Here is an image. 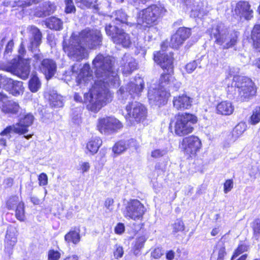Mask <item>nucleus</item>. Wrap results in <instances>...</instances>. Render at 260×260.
Instances as JSON below:
<instances>
[{
    "label": "nucleus",
    "mask_w": 260,
    "mask_h": 260,
    "mask_svg": "<svg viewBox=\"0 0 260 260\" xmlns=\"http://www.w3.org/2000/svg\"><path fill=\"white\" fill-rule=\"evenodd\" d=\"M113 63L111 57L101 54L92 61L96 79L89 93L84 94L85 102H88L87 108L91 111L97 112L111 100V93L108 87L119 85V77L113 68Z\"/></svg>",
    "instance_id": "nucleus-1"
},
{
    "label": "nucleus",
    "mask_w": 260,
    "mask_h": 260,
    "mask_svg": "<svg viewBox=\"0 0 260 260\" xmlns=\"http://www.w3.org/2000/svg\"><path fill=\"white\" fill-rule=\"evenodd\" d=\"M102 37L98 29L86 28L78 35L73 33L68 40L63 42V50L67 55L73 60L81 61L88 57V53L83 46L89 49H95L101 45Z\"/></svg>",
    "instance_id": "nucleus-2"
},
{
    "label": "nucleus",
    "mask_w": 260,
    "mask_h": 260,
    "mask_svg": "<svg viewBox=\"0 0 260 260\" xmlns=\"http://www.w3.org/2000/svg\"><path fill=\"white\" fill-rule=\"evenodd\" d=\"M180 84L172 75L162 74L158 85H153L148 90V98L150 104L158 106L165 104L170 96V89L177 90Z\"/></svg>",
    "instance_id": "nucleus-3"
},
{
    "label": "nucleus",
    "mask_w": 260,
    "mask_h": 260,
    "mask_svg": "<svg viewBox=\"0 0 260 260\" xmlns=\"http://www.w3.org/2000/svg\"><path fill=\"white\" fill-rule=\"evenodd\" d=\"M210 36L214 43L222 49H228L235 46L237 42L238 31L231 29L222 22L214 24L210 30Z\"/></svg>",
    "instance_id": "nucleus-4"
},
{
    "label": "nucleus",
    "mask_w": 260,
    "mask_h": 260,
    "mask_svg": "<svg viewBox=\"0 0 260 260\" xmlns=\"http://www.w3.org/2000/svg\"><path fill=\"white\" fill-rule=\"evenodd\" d=\"M232 86L237 89L235 97L241 102L248 101L256 92V89L254 83L247 77L234 76Z\"/></svg>",
    "instance_id": "nucleus-5"
},
{
    "label": "nucleus",
    "mask_w": 260,
    "mask_h": 260,
    "mask_svg": "<svg viewBox=\"0 0 260 260\" xmlns=\"http://www.w3.org/2000/svg\"><path fill=\"white\" fill-rule=\"evenodd\" d=\"M165 12L164 7L152 5L139 13L136 24L138 26L145 29L155 24Z\"/></svg>",
    "instance_id": "nucleus-6"
},
{
    "label": "nucleus",
    "mask_w": 260,
    "mask_h": 260,
    "mask_svg": "<svg viewBox=\"0 0 260 260\" xmlns=\"http://www.w3.org/2000/svg\"><path fill=\"white\" fill-rule=\"evenodd\" d=\"M30 59L21 57H19L18 60L13 59L6 64H0V70L9 72L22 79H26L30 73Z\"/></svg>",
    "instance_id": "nucleus-7"
},
{
    "label": "nucleus",
    "mask_w": 260,
    "mask_h": 260,
    "mask_svg": "<svg viewBox=\"0 0 260 260\" xmlns=\"http://www.w3.org/2000/svg\"><path fill=\"white\" fill-rule=\"evenodd\" d=\"M198 117L189 113H179L175 116L174 132L179 136H183L191 133L194 125L197 123Z\"/></svg>",
    "instance_id": "nucleus-8"
},
{
    "label": "nucleus",
    "mask_w": 260,
    "mask_h": 260,
    "mask_svg": "<svg viewBox=\"0 0 260 260\" xmlns=\"http://www.w3.org/2000/svg\"><path fill=\"white\" fill-rule=\"evenodd\" d=\"M33 66L38 69L48 80L51 79L56 73L57 66L54 60L50 58H44L41 53H35L34 56Z\"/></svg>",
    "instance_id": "nucleus-9"
},
{
    "label": "nucleus",
    "mask_w": 260,
    "mask_h": 260,
    "mask_svg": "<svg viewBox=\"0 0 260 260\" xmlns=\"http://www.w3.org/2000/svg\"><path fill=\"white\" fill-rule=\"evenodd\" d=\"M125 118L131 123L144 121L147 116V109L142 104L137 102L129 103L125 107Z\"/></svg>",
    "instance_id": "nucleus-10"
},
{
    "label": "nucleus",
    "mask_w": 260,
    "mask_h": 260,
    "mask_svg": "<svg viewBox=\"0 0 260 260\" xmlns=\"http://www.w3.org/2000/svg\"><path fill=\"white\" fill-rule=\"evenodd\" d=\"M146 212L144 205L136 199L131 200L125 207L123 214L128 219L135 221L142 220Z\"/></svg>",
    "instance_id": "nucleus-11"
},
{
    "label": "nucleus",
    "mask_w": 260,
    "mask_h": 260,
    "mask_svg": "<svg viewBox=\"0 0 260 260\" xmlns=\"http://www.w3.org/2000/svg\"><path fill=\"white\" fill-rule=\"evenodd\" d=\"M105 30L108 36H111L113 42L123 47H128L131 44L130 37L128 34L119 29L117 26L111 24L106 25Z\"/></svg>",
    "instance_id": "nucleus-12"
},
{
    "label": "nucleus",
    "mask_w": 260,
    "mask_h": 260,
    "mask_svg": "<svg viewBox=\"0 0 260 260\" xmlns=\"http://www.w3.org/2000/svg\"><path fill=\"white\" fill-rule=\"evenodd\" d=\"M144 82L141 77L136 78L134 82L129 83L126 88V91L123 88H120L117 92L119 98L122 100H126L131 95V97L135 98L139 96L144 88Z\"/></svg>",
    "instance_id": "nucleus-13"
},
{
    "label": "nucleus",
    "mask_w": 260,
    "mask_h": 260,
    "mask_svg": "<svg viewBox=\"0 0 260 260\" xmlns=\"http://www.w3.org/2000/svg\"><path fill=\"white\" fill-rule=\"evenodd\" d=\"M202 147L200 139L196 136H191L183 138L181 143V148L184 153L189 156H195Z\"/></svg>",
    "instance_id": "nucleus-14"
},
{
    "label": "nucleus",
    "mask_w": 260,
    "mask_h": 260,
    "mask_svg": "<svg viewBox=\"0 0 260 260\" xmlns=\"http://www.w3.org/2000/svg\"><path fill=\"white\" fill-rule=\"evenodd\" d=\"M122 127V123L116 118L107 117L99 120L98 128L101 133L108 134L120 129Z\"/></svg>",
    "instance_id": "nucleus-15"
},
{
    "label": "nucleus",
    "mask_w": 260,
    "mask_h": 260,
    "mask_svg": "<svg viewBox=\"0 0 260 260\" xmlns=\"http://www.w3.org/2000/svg\"><path fill=\"white\" fill-rule=\"evenodd\" d=\"M190 29L187 27H180L172 36L170 45L172 48H178L189 37Z\"/></svg>",
    "instance_id": "nucleus-16"
},
{
    "label": "nucleus",
    "mask_w": 260,
    "mask_h": 260,
    "mask_svg": "<svg viewBox=\"0 0 260 260\" xmlns=\"http://www.w3.org/2000/svg\"><path fill=\"white\" fill-rule=\"evenodd\" d=\"M154 60L164 70L169 72L167 74L171 75L173 70V54L161 53L160 52L154 54Z\"/></svg>",
    "instance_id": "nucleus-17"
},
{
    "label": "nucleus",
    "mask_w": 260,
    "mask_h": 260,
    "mask_svg": "<svg viewBox=\"0 0 260 260\" xmlns=\"http://www.w3.org/2000/svg\"><path fill=\"white\" fill-rule=\"evenodd\" d=\"M17 242V232L15 228L10 226L7 230L5 240V251L9 255L12 254L14 246Z\"/></svg>",
    "instance_id": "nucleus-18"
},
{
    "label": "nucleus",
    "mask_w": 260,
    "mask_h": 260,
    "mask_svg": "<svg viewBox=\"0 0 260 260\" xmlns=\"http://www.w3.org/2000/svg\"><path fill=\"white\" fill-rule=\"evenodd\" d=\"M192 103L193 99L184 94L174 96L173 100L174 108L180 111L190 109Z\"/></svg>",
    "instance_id": "nucleus-19"
},
{
    "label": "nucleus",
    "mask_w": 260,
    "mask_h": 260,
    "mask_svg": "<svg viewBox=\"0 0 260 260\" xmlns=\"http://www.w3.org/2000/svg\"><path fill=\"white\" fill-rule=\"evenodd\" d=\"M234 13L240 17H243L246 19H250L253 17V10L250 8V5L247 2L240 1L236 4L234 9Z\"/></svg>",
    "instance_id": "nucleus-20"
},
{
    "label": "nucleus",
    "mask_w": 260,
    "mask_h": 260,
    "mask_svg": "<svg viewBox=\"0 0 260 260\" xmlns=\"http://www.w3.org/2000/svg\"><path fill=\"white\" fill-rule=\"evenodd\" d=\"M121 70L127 76L131 74L137 67L136 60L128 54H124L120 61Z\"/></svg>",
    "instance_id": "nucleus-21"
},
{
    "label": "nucleus",
    "mask_w": 260,
    "mask_h": 260,
    "mask_svg": "<svg viewBox=\"0 0 260 260\" xmlns=\"http://www.w3.org/2000/svg\"><path fill=\"white\" fill-rule=\"evenodd\" d=\"M30 38L29 45L28 48L32 52L38 47L41 43L42 34L40 30L36 27L31 26L29 28Z\"/></svg>",
    "instance_id": "nucleus-22"
},
{
    "label": "nucleus",
    "mask_w": 260,
    "mask_h": 260,
    "mask_svg": "<svg viewBox=\"0 0 260 260\" xmlns=\"http://www.w3.org/2000/svg\"><path fill=\"white\" fill-rule=\"evenodd\" d=\"M0 109L3 113L9 115H17L21 110L18 103L9 100L7 96H6V100L0 105Z\"/></svg>",
    "instance_id": "nucleus-23"
},
{
    "label": "nucleus",
    "mask_w": 260,
    "mask_h": 260,
    "mask_svg": "<svg viewBox=\"0 0 260 260\" xmlns=\"http://www.w3.org/2000/svg\"><path fill=\"white\" fill-rule=\"evenodd\" d=\"M76 80L78 85L92 84L93 78L89 64H85L83 66L77 77Z\"/></svg>",
    "instance_id": "nucleus-24"
},
{
    "label": "nucleus",
    "mask_w": 260,
    "mask_h": 260,
    "mask_svg": "<svg viewBox=\"0 0 260 260\" xmlns=\"http://www.w3.org/2000/svg\"><path fill=\"white\" fill-rule=\"evenodd\" d=\"M136 141L134 139H130L127 141H119L116 143L112 148L113 153L116 155H119L128 148L135 147Z\"/></svg>",
    "instance_id": "nucleus-25"
},
{
    "label": "nucleus",
    "mask_w": 260,
    "mask_h": 260,
    "mask_svg": "<svg viewBox=\"0 0 260 260\" xmlns=\"http://www.w3.org/2000/svg\"><path fill=\"white\" fill-rule=\"evenodd\" d=\"M216 110L218 114L229 115L233 113L234 107L231 102L222 101L217 105Z\"/></svg>",
    "instance_id": "nucleus-26"
},
{
    "label": "nucleus",
    "mask_w": 260,
    "mask_h": 260,
    "mask_svg": "<svg viewBox=\"0 0 260 260\" xmlns=\"http://www.w3.org/2000/svg\"><path fill=\"white\" fill-rule=\"evenodd\" d=\"M80 230L79 228H74L71 230L64 236V240L68 243H72L78 244L81 239Z\"/></svg>",
    "instance_id": "nucleus-27"
},
{
    "label": "nucleus",
    "mask_w": 260,
    "mask_h": 260,
    "mask_svg": "<svg viewBox=\"0 0 260 260\" xmlns=\"http://www.w3.org/2000/svg\"><path fill=\"white\" fill-rule=\"evenodd\" d=\"M56 7L54 4L50 2H46L43 5L42 8L36 11L35 15L39 17H46L53 13Z\"/></svg>",
    "instance_id": "nucleus-28"
},
{
    "label": "nucleus",
    "mask_w": 260,
    "mask_h": 260,
    "mask_svg": "<svg viewBox=\"0 0 260 260\" xmlns=\"http://www.w3.org/2000/svg\"><path fill=\"white\" fill-rule=\"evenodd\" d=\"M48 100L50 105L55 108L62 107L63 105L62 96L55 90L49 92Z\"/></svg>",
    "instance_id": "nucleus-29"
},
{
    "label": "nucleus",
    "mask_w": 260,
    "mask_h": 260,
    "mask_svg": "<svg viewBox=\"0 0 260 260\" xmlns=\"http://www.w3.org/2000/svg\"><path fill=\"white\" fill-rule=\"evenodd\" d=\"M33 121V115L31 114H27L18 123H16L20 129H22V134H25L28 131L27 128L32 124Z\"/></svg>",
    "instance_id": "nucleus-30"
},
{
    "label": "nucleus",
    "mask_w": 260,
    "mask_h": 260,
    "mask_svg": "<svg viewBox=\"0 0 260 260\" xmlns=\"http://www.w3.org/2000/svg\"><path fill=\"white\" fill-rule=\"evenodd\" d=\"M102 144V140L100 138L92 137L86 145L87 149L92 154L96 153Z\"/></svg>",
    "instance_id": "nucleus-31"
},
{
    "label": "nucleus",
    "mask_w": 260,
    "mask_h": 260,
    "mask_svg": "<svg viewBox=\"0 0 260 260\" xmlns=\"http://www.w3.org/2000/svg\"><path fill=\"white\" fill-rule=\"evenodd\" d=\"M10 86V89L7 91L14 96H18L23 92L24 87L21 81L13 80Z\"/></svg>",
    "instance_id": "nucleus-32"
},
{
    "label": "nucleus",
    "mask_w": 260,
    "mask_h": 260,
    "mask_svg": "<svg viewBox=\"0 0 260 260\" xmlns=\"http://www.w3.org/2000/svg\"><path fill=\"white\" fill-rule=\"evenodd\" d=\"M251 39L254 48L260 52V24L255 25L251 32Z\"/></svg>",
    "instance_id": "nucleus-33"
},
{
    "label": "nucleus",
    "mask_w": 260,
    "mask_h": 260,
    "mask_svg": "<svg viewBox=\"0 0 260 260\" xmlns=\"http://www.w3.org/2000/svg\"><path fill=\"white\" fill-rule=\"evenodd\" d=\"M45 25L47 27L56 30H60L62 27L61 20L55 17H51L45 21Z\"/></svg>",
    "instance_id": "nucleus-34"
},
{
    "label": "nucleus",
    "mask_w": 260,
    "mask_h": 260,
    "mask_svg": "<svg viewBox=\"0 0 260 260\" xmlns=\"http://www.w3.org/2000/svg\"><path fill=\"white\" fill-rule=\"evenodd\" d=\"M41 86V83L39 78L36 75H33L28 82V87L30 90L32 92H36L40 88Z\"/></svg>",
    "instance_id": "nucleus-35"
},
{
    "label": "nucleus",
    "mask_w": 260,
    "mask_h": 260,
    "mask_svg": "<svg viewBox=\"0 0 260 260\" xmlns=\"http://www.w3.org/2000/svg\"><path fill=\"white\" fill-rule=\"evenodd\" d=\"M115 20L121 23H126L127 25H133L134 22L128 21L127 15L122 10H117L115 12Z\"/></svg>",
    "instance_id": "nucleus-36"
},
{
    "label": "nucleus",
    "mask_w": 260,
    "mask_h": 260,
    "mask_svg": "<svg viewBox=\"0 0 260 260\" xmlns=\"http://www.w3.org/2000/svg\"><path fill=\"white\" fill-rule=\"evenodd\" d=\"M22 202H23L19 199L18 196H12L7 201L6 207L9 210H13L18 206V204Z\"/></svg>",
    "instance_id": "nucleus-37"
},
{
    "label": "nucleus",
    "mask_w": 260,
    "mask_h": 260,
    "mask_svg": "<svg viewBox=\"0 0 260 260\" xmlns=\"http://www.w3.org/2000/svg\"><path fill=\"white\" fill-rule=\"evenodd\" d=\"M168 151L167 148H155L151 151L150 156L153 159H158L167 155Z\"/></svg>",
    "instance_id": "nucleus-38"
},
{
    "label": "nucleus",
    "mask_w": 260,
    "mask_h": 260,
    "mask_svg": "<svg viewBox=\"0 0 260 260\" xmlns=\"http://www.w3.org/2000/svg\"><path fill=\"white\" fill-rule=\"evenodd\" d=\"M15 216L16 218L23 221L25 219L24 204L23 202L20 203L18 206L15 208Z\"/></svg>",
    "instance_id": "nucleus-39"
},
{
    "label": "nucleus",
    "mask_w": 260,
    "mask_h": 260,
    "mask_svg": "<svg viewBox=\"0 0 260 260\" xmlns=\"http://www.w3.org/2000/svg\"><path fill=\"white\" fill-rule=\"evenodd\" d=\"M13 79L7 77L5 75L0 74V88H3L6 91L10 89V86L12 83Z\"/></svg>",
    "instance_id": "nucleus-40"
},
{
    "label": "nucleus",
    "mask_w": 260,
    "mask_h": 260,
    "mask_svg": "<svg viewBox=\"0 0 260 260\" xmlns=\"http://www.w3.org/2000/svg\"><path fill=\"white\" fill-rule=\"evenodd\" d=\"M260 122V107H256L252 111L249 122L252 125H255Z\"/></svg>",
    "instance_id": "nucleus-41"
},
{
    "label": "nucleus",
    "mask_w": 260,
    "mask_h": 260,
    "mask_svg": "<svg viewBox=\"0 0 260 260\" xmlns=\"http://www.w3.org/2000/svg\"><path fill=\"white\" fill-rule=\"evenodd\" d=\"M18 125L16 124L15 125L7 126L3 132H1V135L3 136H7L11 132H14L17 134H22V129H20Z\"/></svg>",
    "instance_id": "nucleus-42"
},
{
    "label": "nucleus",
    "mask_w": 260,
    "mask_h": 260,
    "mask_svg": "<svg viewBox=\"0 0 260 260\" xmlns=\"http://www.w3.org/2000/svg\"><path fill=\"white\" fill-rule=\"evenodd\" d=\"M173 231L172 232L175 234L179 232H182L184 230L185 226L183 222L180 219H177L175 222L172 225Z\"/></svg>",
    "instance_id": "nucleus-43"
},
{
    "label": "nucleus",
    "mask_w": 260,
    "mask_h": 260,
    "mask_svg": "<svg viewBox=\"0 0 260 260\" xmlns=\"http://www.w3.org/2000/svg\"><path fill=\"white\" fill-rule=\"evenodd\" d=\"M246 127L247 126L245 123H239L235 127L233 131V135L236 137H239L245 131Z\"/></svg>",
    "instance_id": "nucleus-44"
},
{
    "label": "nucleus",
    "mask_w": 260,
    "mask_h": 260,
    "mask_svg": "<svg viewBox=\"0 0 260 260\" xmlns=\"http://www.w3.org/2000/svg\"><path fill=\"white\" fill-rule=\"evenodd\" d=\"M248 247L245 244H241L239 245L237 248L235 250L233 255L232 257L231 260H234L240 254H242L245 251H247Z\"/></svg>",
    "instance_id": "nucleus-45"
},
{
    "label": "nucleus",
    "mask_w": 260,
    "mask_h": 260,
    "mask_svg": "<svg viewBox=\"0 0 260 260\" xmlns=\"http://www.w3.org/2000/svg\"><path fill=\"white\" fill-rule=\"evenodd\" d=\"M66 7L65 12L66 13H71L76 11L75 7L72 0H65Z\"/></svg>",
    "instance_id": "nucleus-46"
},
{
    "label": "nucleus",
    "mask_w": 260,
    "mask_h": 260,
    "mask_svg": "<svg viewBox=\"0 0 260 260\" xmlns=\"http://www.w3.org/2000/svg\"><path fill=\"white\" fill-rule=\"evenodd\" d=\"M95 0H76L77 3H80L81 7H85L87 8L95 7Z\"/></svg>",
    "instance_id": "nucleus-47"
},
{
    "label": "nucleus",
    "mask_w": 260,
    "mask_h": 260,
    "mask_svg": "<svg viewBox=\"0 0 260 260\" xmlns=\"http://www.w3.org/2000/svg\"><path fill=\"white\" fill-rule=\"evenodd\" d=\"M61 254L58 251L50 250L48 253V260H58Z\"/></svg>",
    "instance_id": "nucleus-48"
},
{
    "label": "nucleus",
    "mask_w": 260,
    "mask_h": 260,
    "mask_svg": "<svg viewBox=\"0 0 260 260\" xmlns=\"http://www.w3.org/2000/svg\"><path fill=\"white\" fill-rule=\"evenodd\" d=\"M221 245V247L218 249L217 253V257L216 260H223L224 256L226 255L225 247L222 246V242H219V246Z\"/></svg>",
    "instance_id": "nucleus-49"
},
{
    "label": "nucleus",
    "mask_w": 260,
    "mask_h": 260,
    "mask_svg": "<svg viewBox=\"0 0 260 260\" xmlns=\"http://www.w3.org/2000/svg\"><path fill=\"white\" fill-rule=\"evenodd\" d=\"M39 184L40 186H45L48 184V176L44 173L40 174L38 176Z\"/></svg>",
    "instance_id": "nucleus-50"
},
{
    "label": "nucleus",
    "mask_w": 260,
    "mask_h": 260,
    "mask_svg": "<svg viewBox=\"0 0 260 260\" xmlns=\"http://www.w3.org/2000/svg\"><path fill=\"white\" fill-rule=\"evenodd\" d=\"M198 63L197 61H193L189 62L185 66L186 72L190 74L197 67Z\"/></svg>",
    "instance_id": "nucleus-51"
},
{
    "label": "nucleus",
    "mask_w": 260,
    "mask_h": 260,
    "mask_svg": "<svg viewBox=\"0 0 260 260\" xmlns=\"http://www.w3.org/2000/svg\"><path fill=\"white\" fill-rule=\"evenodd\" d=\"M115 248L116 249L114 252V257L117 259L121 257L124 253L122 247L118 245H116Z\"/></svg>",
    "instance_id": "nucleus-52"
},
{
    "label": "nucleus",
    "mask_w": 260,
    "mask_h": 260,
    "mask_svg": "<svg viewBox=\"0 0 260 260\" xmlns=\"http://www.w3.org/2000/svg\"><path fill=\"white\" fill-rule=\"evenodd\" d=\"M233 187V182L231 179L227 180L224 184V192L225 193H228Z\"/></svg>",
    "instance_id": "nucleus-53"
},
{
    "label": "nucleus",
    "mask_w": 260,
    "mask_h": 260,
    "mask_svg": "<svg viewBox=\"0 0 260 260\" xmlns=\"http://www.w3.org/2000/svg\"><path fill=\"white\" fill-rule=\"evenodd\" d=\"M14 46V43L13 41L11 40L9 41L6 47L5 52H4V56L7 57L8 55H9L10 53H11L12 51L13 48Z\"/></svg>",
    "instance_id": "nucleus-54"
},
{
    "label": "nucleus",
    "mask_w": 260,
    "mask_h": 260,
    "mask_svg": "<svg viewBox=\"0 0 260 260\" xmlns=\"http://www.w3.org/2000/svg\"><path fill=\"white\" fill-rule=\"evenodd\" d=\"M163 254L161 248H155L151 252V256L155 258H158Z\"/></svg>",
    "instance_id": "nucleus-55"
},
{
    "label": "nucleus",
    "mask_w": 260,
    "mask_h": 260,
    "mask_svg": "<svg viewBox=\"0 0 260 260\" xmlns=\"http://www.w3.org/2000/svg\"><path fill=\"white\" fill-rule=\"evenodd\" d=\"M114 204V200L111 198H108L105 200L104 205L105 207L109 211L112 210V206Z\"/></svg>",
    "instance_id": "nucleus-56"
},
{
    "label": "nucleus",
    "mask_w": 260,
    "mask_h": 260,
    "mask_svg": "<svg viewBox=\"0 0 260 260\" xmlns=\"http://www.w3.org/2000/svg\"><path fill=\"white\" fill-rule=\"evenodd\" d=\"M125 230V226L123 223H119L115 228V232L117 234H121Z\"/></svg>",
    "instance_id": "nucleus-57"
},
{
    "label": "nucleus",
    "mask_w": 260,
    "mask_h": 260,
    "mask_svg": "<svg viewBox=\"0 0 260 260\" xmlns=\"http://www.w3.org/2000/svg\"><path fill=\"white\" fill-rule=\"evenodd\" d=\"M14 183V179L12 178L9 177L5 179L3 184L6 188H9L12 186Z\"/></svg>",
    "instance_id": "nucleus-58"
},
{
    "label": "nucleus",
    "mask_w": 260,
    "mask_h": 260,
    "mask_svg": "<svg viewBox=\"0 0 260 260\" xmlns=\"http://www.w3.org/2000/svg\"><path fill=\"white\" fill-rule=\"evenodd\" d=\"M253 230L254 231V234H260V220L256 221L253 225Z\"/></svg>",
    "instance_id": "nucleus-59"
},
{
    "label": "nucleus",
    "mask_w": 260,
    "mask_h": 260,
    "mask_svg": "<svg viewBox=\"0 0 260 260\" xmlns=\"http://www.w3.org/2000/svg\"><path fill=\"white\" fill-rule=\"evenodd\" d=\"M90 168V165L87 162H83L81 165V169L83 173L87 172Z\"/></svg>",
    "instance_id": "nucleus-60"
},
{
    "label": "nucleus",
    "mask_w": 260,
    "mask_h": 260,
    "mask_svg": "<svg viewBox=\"0 0 260 260\" xmlns=\"http://www.w3.org/2000/svg\"><path fill=\"white\" fill-rule=\"evenodd\" d=\"M40 1V0H29L28 2H24L21 5L23 7H27L34 4H37Z\"/></svg>",
    "instance_id": "nucleus-61"
},
{
    "label": "nucleus",
    "mask_w": 260,
    "mask_h": 260,
    "mask_svg": "<svg viewBox=\"0 0 260 260\" xmlns=\"http://www.w3.org/2000/svg\"><path fill=\"white\" fill-rule=\"evenodd\" d=\"M144 242V239L143 237H140L138 239L136 245L138 248L141 247L143 246Z\"/></svg>",
    "instance_id": "nucleus-62"
},
{
    "label": "nucleus",
    "mask_w": 260,
    "mask_h": 260,
    "mask_svg": "<svg viewBox=\"0 0 260 260\" xmlns=\"http://www.w3.org/2000/svg\"><path fill=\"white\" fill-rule=\"evenodd\" d=\"M31 202L35 205H39L41 201L36 197H31L30 198Z\"/></svg>",
    "instance_id": "nucleus-63"
},
{
    "label": "nucleus",
    "mask_w": 260,
    "mask_h": 260,
    "mask_svg": "<svg viewBox=\"0 0 260 260\" xmlns=\"http://www.w3.org/2000/svg\"><path fill=\"white\" fill-rule=\"evenodd\" d=\"M166 257L168 260H172L174 257V252L169 251L166 254Z\"/></svg>",
    "instance_id": "nucleus-64"
}]
</instances>
